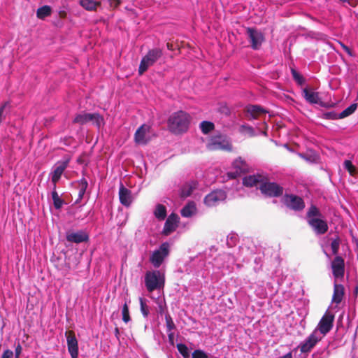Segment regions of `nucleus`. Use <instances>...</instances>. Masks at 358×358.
Returning <instances> with one entry per match:
<instances>
[{"label": "nucleus", "mask_w": 358, "mask_h": 358, "mask_svg": "<svg viewBox=\"0 0 358 358\" xmlns=\"http://www.w3.org/2000/svg\"><path fill=\"white\" fill-rule=\"evenodd\" d=\"M190 122V116L185 112L180 110L173 113L168 120V127L172 133L180 134L186 132Z\"/></svg>", "instance_id": "obj_1"}, {"label": "nucleus", "mask_w": 358, "mask_h": 358, "mask_svg": "<svg viewBox=\"0 0 358 358\" xmlns=\"http://www.w3.org/2000/svg\"><path fill=\"white\" fill-rule=\"evenodd\" d=\"M145 286L149 292L161 289L164 286V276L159 270L147 271L145 275Z\"/></svg>", "instance_id": "obj_2"}, {"label": "nucleus", "mask_w": 358, "mask_h": 358, "mask_svg": "<svg viewBox=\"0 0 358 358\" xmlns=\"http://www.w3.org/2000/svg\"><path fill=\"white\" fill-rule=\"evenodd\" d=\"M162 50L159 48L150 50L141 59L138 67V74L143 75L162 57Z\"/></svg>", "instance_id": "obj_3"}, {"label": "nucleus", "mask_w": 358, "mask_h": 358, "mask_svg": "<svg viewBox=\"0 0 358 358\" xmlns=\"http://www.w3.org/2000/svg\"><path fill=\"white\" fill-rule=\"evenodd\" d=\"M90 122H92V124L95 125L98 129H100L105 124L103 117L96 113H88L82 112L80 113H78L73 120V123L79 124L81 125Z\"/></svg>", "instance_id": "obj_4"}, {"label": "nucleus", "mask_w": 358, "mask_h": 358, "mask_svg": "<svg viewBox=\"0 0 358 358\" xmlns=\"http://www.w3.org/2000/svg\"><path fill=\"white\" fill-rule=\"evenodd\" d=\"M268 113L266 109L260 106L249 105L246 108L245 117L248 120H259L261 124L266 127V118Z\"/></svg>", "instance_id": "obj_5"}, {"label": "nucleus", "mask_w": 358, "mask_h": 358, "mask_svg": "<svg viewBox=\"0 0 358 358\" xmlns=\"http://www.w3.org/2000/svg\"><path fill=\"white\" fill-rule=\"evenodd\" d=\"M169 254V244L166 242L163 243L158 249L153 251L150 257V262L155 268H159Z\"/></svg>", "instance_id": "obj_6"}, {"label": "nucleus", "mask_w": 358, "mask_h": 358, "mask_svg": "<svg viewBox=\"0 0 358 358\" xmlns=\"http://www.w3.org/2000/svg\"><path fill=\"white\" fill-rule=\"evenodd\" d=\"M334 316L330 313H325L320 320L317 328L313 332L322 338L332 328Z\"/></svg>", "instance_id": "obj_7"}, {"label": "nucleus", "mask_w": 358, "mask_h": 358, "mask_svg": "<svg viewBox=\"0 0 358 358\" xmlns=\"http://www.w3.org/2000/svg\"><path fill=\"white\" fill-rule=\"evenodd\" d=\"M207 148L210 150H231V145L227 140L225 136L219 135L210 138L207 143Z\"/></svg>", "instance_id": "obj_8"}, {"label": "nucleus", "mask_w": 358, "mask_h": 358, "mask_svg": "<svg viewBox=\"0 0 358 358\" xmlns=\"http://www.w3.org/2000/svg\"><path fill=\"white\" fill-rule=\"evenodd\" d=\"M246 32L251 48L255 50H259L265 41L264 34L261 31L251 27L248 28Z\"/></svg>", "instance_id": "obj_9"}, {"label": "nucleus", "mask_w": 358, "mask_h": 358, "mask_svg": "<svg viewBox=\"0 0 358 358\" xmlns=\"http://www.w3.org/2000/svg\"><path fill=\"white\" fill-rule=\"evenodd\" d=\"M227 198V193L223 189H215L207 194L204 198V203L208 207L216 206Z\"/></svg>", "instance_id": "obj_10"}, {"label": "nucleus", "mask_w": 358, "mask_h": 358, "mask_svg": "<svg viewBox=\"0 0 358 358\" xmlns=\"http://www.w3.org/2000/svg\"><path fill=\"white\" fill-rule=\"evenodd\" d=\"M70 162V159L57 162L52 168L50 175L51 176V181L55 187H56L57 182L60 180L65 169L68 167Z\"/></svg>", "instance_id": "obj_11"}, {"label": "nucleus", "mask_w": 358, "mask_h": 358, "mask_svg": "<svg viewBox=\"0 0 358 358\" xmlns=\"http://www.w3.org/2000/svg\"><path fill=\"white\" fill-rule=\"evenodd\" d=\"M259 189L263 194L272 197L280 196L283 193V187L276 182H263Z\"/></svg>", "instance_id": "obj_12"}, {"label": "nucleus", "mask_w": 358, "mask_h": 358, "mask_svg": "<svg viewBox=\"0 0 358 358\" xmlns=\"http://www.w3.org/2000/svg\"><path fill=\"white\" fill-rule=\"evenodd\" d=\"M283 202L288 208L294 210H301L305 206L303 200L293 194H286L283 198Z\"/></svg>", "instance_id": "obj_13"}, {"label": "nucleus", "mask_w": 358, "mask_h": 358, "mask_svg": "<svg viewBox=\"0 0 358 358\" xmlns=\"http://www.w3.org/2000/svg\"><path fill=\"white\" fill-rule=\"evenodd\" d=\"M66 336L68 351L71 358H77L78 356V344L77 338L73 331H66Z\"/></svg>", "instance_id": "obj_14"}, {"label": "nucleus", "mask_w": 358, "mask_h": 358, "mask_svg": "<svg viewBox=\"0 0 358 358\" xmlns=\"http://www.w3.org/2000/svg\"><path fill=\"white\" fill-rule=\"evenodd\" d=\"M322 338L317 336V332H313L299 345L300 350L303 353L310 352L312 348L320 341Z\"/></svg>", "instance_id": "obj_15"}, {"label": "nucleus", "mask_w": 358, "mask_h": 358, "mask_svg": "<svg viewBox=\"0 0 358 358\" xmlns=\"http://www.w3.org/2000/svg\"><path fill=\"white\" fill-rule=\"evenodd\" d=\"M119 199L120 203L125 207H129L134 201L131 191L126 188L122 183H120L119 188Z\"/></svg>", "instance_id": "obj_16"}, {"label": "nucleus", "mask_w": 358, "mask_h": 358, "mask_svg": "<svg viewBox=\"0 0 358 358\" xmlns=\"http://www.w3.org/2000/svg\"><path fill=\"white\" fill-rule=\"evenodd\" d=\"M150 127L147 124L141 125L135 132L134 139L136 143L145 145L149 141L148 133Z\"/></svg>", "instance_id": "obj_17"}, {"label": "nucleus", "mask_w": 358, "mask_h": 358, "mask_svg": "<svg viewBox=\"0 0 358 358\" xmlns=\"http://www.w3.org/2000/svg\"><path fill=\"white\" fill-rule=\"evenodd\" d=\"M179 220L180 218L178 215L171 213L165 222L163 229V234L166 236H168L173 232L178 227Z\"/></svg>", "instance_id": "obj_18"}, {"label": "nucleus", "mask_w": 358, "mask_h": 358, "mask_svg": "<svg viewBox=\"0 0 358 358\" xmlns=\"http://www.w3.org/2000/svg\"><path fill=\"white\" fill-rule=\"evenodd\" d=\"M308 222L317 234H324L328 230L327 222L322 219L313 217L310 218Z\"/></svg>", "instance_id": "obj_19"}, {"label": "nucleus", "mask_w": 358, "mask_h": 358, "mask_svg": "<svg viewBox=\"0 0 358 358\" xmlns=\"http://www.w3.org/2000/svg\"><path fill=\"white\" fill-rule=\"evenodd\" d=\"M233 169L234 171H231L228 172V176L230 178H236L238 176H240L242 173L245 172L247 170V165L245 162L241 159V158L236 159L234 161Z\"/></svg>", "instance_id": "obj_20"}, {"label": "nucleus", "mask_w": 358, "mask_h": 358, "mask_svg": "<svg viewBox=\"0 0 358 358\" xmlns=\"http://www.w3.org/2000/svg\"><path fill=\"white\" fill-rule=\"evenodd\" d=\"M66 238L69 242L75 243L86 242L89 239L87 234L83 230L76 232H67Z\"/></svg>", "instance_id": "obj_21"}, {"label": "nucleus", "mask_w": 358, "mask_h": 358, "mask_svg": "<svg viewBox=\"0 0 358 358\" xmlns=\"http://www.w3.org/2000/svg\"><path fill=\"white\" fill-rule=\"evenodd\" d=\"M333 275L336 278H341L344 274V261L341 257H336L331 263Z\"/></svg>", "instance_id": "obj_22"}, {"label": "nucleus", "mask_w": 358, "mask_h": 358, "mask_svg": "<svg viewBox=\"0 0 358 358\" xmlns=\"http://www.w3.org/2000/svg\"><path fill=\"white\" fill-rule=\"evenodd\" d=\"M262 183H263L262 177L260 175H251L243 178V185L246 187L257 186Z\"/></svg>", "instance_id": "obj_23"}, {"label": "nucleus", "mask_w": 358, "mask_h": 358, "mask_svg": "<svg viewBox=\"0 0 358 358\" xmlns=\"http://www.w3.org/2000/svg\"><path fill=\"white\" fill-rule=\"evenodd\" d=\"M344 295V287L341 285L335 283L334 288V294L332 296V303L339 304Z\"/></svg>", "instance_id": "obj_24"}, {"label": "nucleus", "mask_w": 358, "mask_h": 358, "mask_svg": "<svg viewBox=\"0 0 358 358\" xmlns=\"http://www.w3.org/2000/svg\"><path fill=\"white\" fill-rule=\"evenodd\" d=\"M80 5L87 11H96L101 6V1L95 0H80Z\"/></svg>", "instance_id": "obj_25"}, {"label": "nucleus", "mask_w": 358, "mask_h": 358, "mask_svg": "<svg viewBox=\"0 0 358 358\" xmlns=\"http://www.w3.org/2000/svg\"><path fill=\"white\" fill-rule=\"evenodd\" d=\"M196 213V207L194 202H188L181 210V215L184 217H190Z\"/></svg>", "instance_id": "obj_26"}, {"label": "nucleus", "mask_w": 358, "mask_h": 358, "mask_svg": "<svg viewBox=\"0 0 358 358\" xmlns=\"http://www.w3.org/2000/svg\"><path fill=\"white\" fill-rule=\"evenodd\" d=\"M78 197L76 201L77 203L83 198V196L85 195L87 188L88 187V182L85 178H83L80 180H78Z\"/></svg>", "instance_id": "obj_27"}, {"label": "nucleus", "mask_w": 358, "mask_h": 358, "mask_svg": "<svg viewBox=\"0 0 358 358\" xmlns=\"http://www.w3.org/2000/svg\"><path fill=\"white\" fill-rule=\"evenodd\" d=\"M304 97L307 101L310 103H318L320 101L319 94L317 92L309 91L307 89H304L303 91Z\"/></svg>", "instance_id": "obj_28"}, {"label": "nucleus", "mask_w": 358, "mask_h": 358, "mask_svg": "<svg viewBox=\"0 0 358 358\" xmlns=\"http://www.w3.org/2000/svg\"><path fill=\"white\" fill-rule=\"evenodd\" d=\"M154 215L159 220H164L166 217V208L162 204H157L154 210Z\"/></svg>", "instance_id": "obj_29"}, {"label": "nucleus", "mask_w": 358, "mask_h": 358, "mask_svg": "<svg viewBox=\"0 0 358 358\" xmlns=\"http://www.w3.org/2000/svg\"><path fill=\"white\" fill-rule=\"evenodd\" d=\"M195 187L196 182H191L183 185L180 189V196L184 198L190 196Z\"/></svg>", "instance_id": "obj_30"}, {"label": "nucleus", "mask_w": 358, "mask_h": 358, "mask_svg": "<svg viewBox=\"0 0 358 358\" xmlns=\"http://www.w3.org/2000/svg\"><path fill=\"white\" fill-rule=\"evenodd\" d=\"M52 13V8L50 6H43L38 8L36 10V16L38 18L41 20L45 19L46 17H48Z\"/></svg>", "instance_id": "obj_31"}, {"label": "nucleus", "mask_w": 358, "mask_h": 358, "mask_svg": "<svg viewBox=\"0 0 358 358\" xmlns=\"http://www.w3.org/2000/svg\"><path fill=\"white\" fill-rule=\"evenodd\" d=\"M255 289V294L260 299H265L267 296V292L263 284L257 283L252 287Z\"/></svg>", "instance_id": "obj_32"}, {"label": "nucleus", "mask_w": 358, "mask_h": 358, "mask_svg": "<svg viewBox=\"0 0 358 358\" xmlns=\"http://www.w3.org/2000/svg\"><path fill=\"white\" fill-rule=\"evenodd\" d=\"M139 302H140V309H141V312L143 316L145 318H148L149 313H150V310H149L148 306L147 305V300L145 299L144 298L140 297Z\"/></svg>", "instance_id": "obj_33"}, {"label": "nucleus", "mask_w": 358, "mask_h": 358, "mask_svg": "<svg viewBox=\"0 0 358 358\" xmlns=\"http://www.w3.org/2000/svg\"><path fill=\"white\" fill-rule=\"evenodd\" d=\"M201 131L207 134L214 129V124L209 121H203L200 123L199 126Z\"/></svg>", "instance_id": "obj_34"}, {"label": "nucleus", "mask_w": 358, "mask_h": 358, "mask_svg": "<svg viewBox=\"0 0 358 358\" xmlns=\"http://www.w3.org/2000/svg\"><path fill=\"white\" fill-rule=\"evenodd\" d=\"M357 109V103H353L343 110L338 115L339 118H344L352 114Z\"/></svg>", "instance_id": "obj_35"}, {"label": "nucleus", "mask_w": 358, "mask_h": 358, "mask_svg": "<svg viewBox=\"0 0 358 358\" xmlns=\"http://www.w3.org/2000/svg\"><path fill=\"white\" fill-rule=\"evenodd\" d=\"M240 132L244 135H248L250 137L255 135L253 127L248 124L241 125L240 127Z\"/></svg>", "instance_id": "obj_36"}, {"label": "nucleus", "mask_w": 358, "mask_h": 358, "mask_svg": "<svg viewBox=\"0 0 358 358\" xmlns=\"http://www.w3.org/2000/svg\"><path fill=\"white\" fill-rule=\"evenodd\" d=\"M177 349L180 354L184 357V358H189L190 356L189 350L186 345L183 343H178Z\"/></svg>", "instance_id": "obj_37"}, {"label": "nucleus", "mask_w": 358, "mask_h": 358, "mask_svg": "<svg viewBox=\"0 0 358 358\" xmlns=\"http://www.w3.org/2000/svg\"><path fill=\"white\" fill-rule=\"evenodd\" d=\"M165 320H166V331L171 332L173 331L174 329H176V327L174 324L171 315L169 314H166L165 315Z\"/></svg>", "instance_id": "obj_38"}, {"label": "nucleus", "mask_w": 358, "mask_h": 358, "mask_svg": "<svg viewBox=\"0 0 358 358\" xmlns=\"http://www.w3.org/2000/svg\"><path fill=\"white\" fill-rule=\"evenodd\" d=\"M343 166L345 169H346L350 176H355L357 173L356 167L352 164L351 161L345 160L343 163Z\"/></svg>", "instance_id": "obj_39"}, {"label": "nucleus", "mask_w": 358, "mask_h": 358, "mask_svg": "<svg viewBox=\"0 0 358 358\" xmlns=\"http://www.w3.org/2000/svg\"><path fill=\"white\" fill-rule=\"evenodd\" d=\"M122 320L125 323H128L131 320V317L129 315V307L125 303L122 308Z\"/></svg>", "instance_id": "obj_40"}, {"label": "nucleus", "mask_w": 358, "mask_h": 358, "mask_svg": "<svg viewBox=\"0 0 358 358\" xmlns=\"http://www.w3.org/2000/svg\"><path fill=\"white\" fill-rule=\"evenodd\" d=\"M291 73L293 79L297 83V84L299 85H303L305 80L301 75H300L294 69H291Z\"/></svg>", "instance_id": "obj_41"}, {"label": "nucleus", "mask_w": 358, "mask_h": 358, "mask_svg": "<svg viewBox=\"0 0 358 358\" xmlns=\"http://www.w3.org/2000/svg\"><path fill=\"white\" fill-rule=\"evenodd\" d=\"M340 245V240L338 237L333 239L331 243V249L334 255H336Z\"/></svg>", "instance_id": "obj_42"}, {"label": "nucleus", "mask_w": 358, "mask_h": 358, "mask_svg": "<svg viewBox=\"0 0 358 358\" xmlns=\"http://www.w3.org/2000/svg\"><path fill=\"white\" fill-rule=\"evenodd\" d=\"M319 215H320V212H319L318 209L315 206H312L309 208V210L307 213L308 220L310 218L316 217Z\"/></svg>", "instance_id": "obj_43"}, {"label": "nucleus", "mask_w": 358, "mask_h": 358, "mask_svg": "<svg viewBox=\"0 0 358 358\" xmlns=\"http://www.w3.org/2000/svg\"><path fill=\"white\" fill-rule=\"evenodd\" d=\"M208 354L202 350H195L192 354V358H208Z\"/></svg>", "instance_id": "obj_44"}, {"label": "nucleus", "mask_w": 358, "mask_h": 358, "mask_svg": "<svg viewBox=\"0 0 358 358\" xmlns=\"http://www.w3.org/2000/svg\"><path fill=\"white\" fill-rule=\"evenodd\" d=\"M299 155L300 157H301L302 159H305L308 162L313 163L315 162V157L313 155L304 153H299Z\"/></svg>", "instance_id": "obj_45"}, {"label": "nucleus", "mask_w": 358, "mask_h": 358, "mask_svg": "<svg viewBox=\"0 0 358 358\" xmlns=\"http://www.w3.org/2000/svg\"><path fill=\"white\" fill-rule=\"evenodd\" d=\"M157 303L158 305V312L159 314H163L165 310V304L164 302L162 300L158 299L157 301Z\"/></svg>", "instance_id": "obj_46"}, {"label": "nucleus", "mask_w": 358, "mask_h": 358, "mask_svg": "<svg viewBox=\"0 0 358 358\" xmlns=\"http://www.w3.org/2000/svg\"><path fill=\"white\" fill-rule=\"evenodd\" d=\"M63 203H64V201L60 197L58 198L57 199H55V201H53L54 206L57 210L60 209L62 207Z\"/></svg>", "instance_id": "obj_47"}, {"label": "nucleus", "mask_w": 358, "mask_h": 358, "mask_svg": "<svg viewBox=\"0 0 358 358\" xmlns=\"http://www.w3.org/2000/svg\"><path fill=\"white\" fill-rule=\"evenodd\" d=\"M13 352L9 349H7L3 351L1 358H13Z\"/></svg>", "instance_id": "obj_48"}, {"label": "nucleus", "mask_w": 358, "mask_h": 358, "mask_svg": "<svg viewBox=\"0 0 358 358\" xmlns=\"http://www.w3.org/2000/svg\"><path fill=\"white\" fill-rule=\"evenodd\" d=\"M22 348L20 343L15 346V358H20L22 353Z\"/></svg>", "instance_id": "obj_49"}, {"label": "nucleus", "mask_w": 358, "mask_h": 358, "mask_svg": "<svg viewBox=\"0 0 358 358\" xmlns=\"http://www.w3.org/2000/svg\"><path fill=\"white\" fill-rule=\"evenodd\" d=\"M168 333V339H169V343L171 345L173 346L175 345V342H174V332L173 331H171V332H167Z\"/></svg>", "instance_id": "obj_50"}, {"label": "nucleus", "mask_w": 358, "mask_h": 358, "mask_svg": "<svg viewBox=\"0 0 358 358\" xmlns=\"http://www.w3.org/2000/svg\"><path fill=\"white\" fill-rule=\"evenodd\" d=\"M111 6L117 7L121 3V0H107Z\"/></svg>", "instance_id": "obj_51"}, {"label": "nucleus", "mask_w": 358, "mask_h": 358, "mask_svg": "<svg viewBox=\"0 0 358 358\" xmlns=\"http://www.w3.org/2000/svg\"><path fill=\"white\" fill-rule=\"evenodd\" d=\"M9 104L8 102H5L1 107L0 108V122L2 121V115L3 113L4 109L7 107V106Z\"/></svg>", "instance_id": "obj_52"}, {"label": "nucleus", "mask_w": 358, "mask_h": 358, "mask_svg": "<svg viewBox=\"0 0 358 358\" xmlns=\"http://www.w3.org/2000/svg\"><path fill=\"white\" fill-rule=\"evenodd\" d=\"M55 189H56V187L55 188V187L53 186V191L52 192V201H55V199H57L58 198H59Z\"/></svg>", "instance_id": "obj_53"}, {"label": "nucleus", "mask_w": 358, "mask_h": 358, "mask_svg": "<svg viewBox=\"0 0 358 358\" xmlns=\"http://www.w3.org/2000/svg\"><path fill=\"white\" fill-rule=\"evenodd\" d=\"M228 238H230L233 241V243H234L237 239V237L235 235H231V236H228ZM229 241V239H227Z\"/></svg>", "instance_id": "obj_54"}, {"label": "nucleus", "mask_w": 358, "mask_h": 358, "mask_svg": "<svg viewBox=\"0 0 358 358\" xmlns=\"http://www.w3.org/2000/svg\"><path fill=\"white\" fill-rule=\"evenodd\" d=\"M115 335L117 338H118V335H119V329L118 328H115Z\"/></svg>", "instance_id": "obj_55"}, {"label": "nucleus", "mask_w": 358, "mask_h": 358, "mask_svg": "<svg viewBox=\"0 0 358 358\" xmlns=\"http://www.w3.org/2000/svg\"><path fill=\"white\" fill-rule=\"evenodd\" d=\"M354 292L355 293V294H358V285H356L355 286V288H354Z\"/></svg>", "instance_id": "obj_56"}, {"label": "nucleus", "mask_w": 358, "mask_h": 358, "mask_svg": "<svg viewBox=\"0 0 358 358\" xmlns=\"http://www.w3.org/2000/svg\"><path fill=\"white\" fill-rule=\"evenodd\" d=\"M355 241L356 243L357 248H358V240L357 239H355Z\"/></svg>", "instance_id": "obj_57"}, {"label": "nucleus", "mask_w": 358, "mask_h": 358, "mask_svg": "<svg viewBox=\"0 0 358 358\" xmlns=\"http://www.w3.org/2000/svg\"><path fill=\"white\" fill-rule=\"evenodd\" d=\"M357 331H358V327H356V329H355V334H357Z\"/></svg>", "instance_id": "obj_58"}, {"label": "nucleus", "mask_w": 358, "mask_h": 358, "mask_svg": "<svg viewBox=\"0 0 358 358\" xmlns=\"http://www.w3.org/2000/svg\"><path fill=\"white\" fill-rule=\"evenodd\" d=\"M352 358H355V357H352Z\"/></svg>", "instance_id": "obj_59"}]
</instances>
